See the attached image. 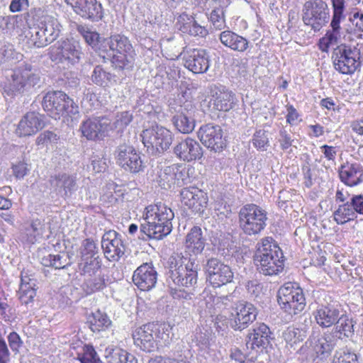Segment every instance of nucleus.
<instances>
[{"mask_svg":"<svg viewBox=\"0 0 363 363\" xmlns=\"http://www.w3.org/2000/svg\"><path fill=\"white\" fill-rule=\"evenodd\" d=\"M174 216L172 209L162 202L148 206L145 208V222L140 225L142 237L139 238L160 240L169 235Z\"/></svg>","mask_w":363,"mask_h":363,"instance_id":"nucleus-1","label":"nucleus"},{"mask_svg":"<svg viewBox=\"0 0 363 363\" xmlns=\"http://www.w3.org/2000/svg\"><path fill=\"white\" fill-rule=\"evenodd\" d=\"M282 257L280 247L272 242V238H265L257 244L254 262L260 273L272 276L283 270Z\"/></svg>","mask_w":363,"mask_h":363,"instance_id":"nucleus-2","label":"nucleus"},{"mask_svg":"<svg viewBox=\"0 0 363 363\" xmlns=\"http://www.w3.org/2000/svg\"><path fill=\"white\" fill-rule=\"evenodd\" d=\"M99 49L111 57L115 67L121 69L131 67L135 60L133 47L124 35L115 34L104 39Z\"/></svg>","mask_w":363,"mask_h":363,"instance_id":"nucleus-3","label":"nucleus"},{"mask_svg":"<svg viewBox=\"0 0 363 363\" xmlns=\"http://www.w3.org/2000/svg\"><path fill=\"white\" fill-rule=\"evenodd\" d=\"M169 282L179 287L190 288L197 282L199 264L195 257L174 253L169 259Z\"/></svg>","mask_w":363,"mask_h":363,"instance_id":"nucleus-4","label":"nucleus"},{"mask_svg":"<svg viewBox=\"0 0 363 363\" xmlns=\"http://www.w3.org/2000/svg\"><path fill=\"white\" fill-rule=\"evenodd\" d=\"M239 226L247 235H259L267 225V212L255 204L242 206L238 213Z\"/></svg>","mask_w":363,"mask_h":363,"instance_id":"nucleus-5","label":"nucleus"},{"mask_svg":"<svg viewBox=\"0 0 363 363\" xmlns=\"http://www.w3.org/2000/svg\"><path fill=\"white\" fill-rule=\"evenodd\" d=\"M42 105L44 111L55 119L78 113L77 106L62 91L47 93L43 97Z\"/></svg>","mask_w":363,"mask_h":363,"instance_id":"nucleus-6","label":"nucleus"},{"mask_svg":"<svg viewBox=\"0 0 363 363\" xmlns=\"http://www.w3.org/2000/svg\"><path fill=\"white\" fill-rule=\"evenodd\" d=\"M39 80L38 74L32 71L30 65H26L13 71L4 86V94L13 98L34 86Z\"/></svg>","mask_w":363,"mask_h":363,"instance_id":"nucleus-7","label":"nucleus"},{"mask_svg":"<svg viewBox=\"0 0 363 363\" xmlns=\"http://www.w3.org/2000/svg\"><path fill=\"white\" fill-rule=\"evenodd\" d=\"M277 300L281 308L290 315L301 313L306 306L303 291L295 283L283 285L278 291Z\"/></svg>","mask_w":363,"mask_h":363,"instance_id":"nucleus-8","label":"nucleus"},{"mask_svg":"<svg viewBox=\"0 0 363 363\" xmlns=\"http://www.w3.org/2000/svg\"><path fill=\"white\" fill-rule=\"evenodd\" d=\"M330 19V10L323 0H310L304 4L303 21L314 31H319Z\"/></svg>","mask_w":363,"mask_h":363,"instance_id":"nucleus-9","label":"nucleus"},{"mask_svg":"<svg viewBox=\"0 0 363 363\" xmlns=\"http://www.w3.org/2000/svg\"><path fill=\"white\" fill-rule=\"evenodd\" d=\"M143 143L152 155L160 154L169 148L172 143V132L162 126H154L143 131Z\"/></svg>","mask_w":363,"mask_h":363,"instance_id":"nucleus-10","label":"nucleus"},{"mask_svg":"<svg viewBox=\"0 0 363 363\" xmlns=\"http://www.w3.org/2000/svg\"><path fill=\"white\" fill-rule=\"evenodd\" d=\"M332 58L335 69L344 74L354 73L360 66L359 52L345 44L334 49Z\"/></svg>","mask_w":363,"mask_h":363,"instance_id":"nucleus-11","label":"nucleus"},{"mask_svg":"<svg viewBox=\"0 0 363 363\" xmlns=\"http://www.w3.org/2000/svg\"><path fill=\"white\" fill-rule=\"evenodd\" d=\"M82 52L77 43L70 40L57 43L51 48L50 57L55 62H67L74 65L79 62Z\"/></svg>","mask_w":363,"mask_h":363,"instance_id":"nucleus-12","label":"nucleus"},{"mask_svg":"<svg viewBox=\"0 0 363 363\" xmlns=\"http://www.w3.org/2000/svg\"><path fill=\"white\" fill-rule=\"evenodd\" d=\"M116 160L121 167L131 173L139 172L143 167L140 153L133 146L126 144L118 147Z\"/></svg>","mask_w":363,"mask_h":363,"instance_id":"nucleus-13","label":"nucleus"},{"mask_svg":"<svg viewBox=\"0 0 363 363\" xmlns=\"http://www.w3.org/2000/svg\"><path fill=\"white\" fill-rule=\"evenodd\" d=\"M208 280L213 287H219L230 282L233 273L230 267L216 258H211L206 264Z\"/></svg>","mask_w":363,"mask_h":363,"instance_id":"nucleus-14","label":"nucleus"},{"mask_svg":"<svg viewBox=\"0 0 363 363\" xmlns=\"http://www.w3.org/2000/svg\"><path fill=\"white\" fill-rule=\"evenodd\" d=\"M306 337L305 332L299 328L288 327L282 332L281 338L285 344V348L290 353L297 352L302 354H311L308 348L311 347L312 341L308 340L301 345Z\"/></svg>","mask_w":363,"mask_h":363,"instance_id":"nucleus-15","label":"nucleus"},{"mask_svg":"<svg viewBox=\"0 0 363 363\" xmlns=\"http://www.w3.org/2000/svg\"><path fill=\"white\" fill-rule=\"evenodd\" d=\"M198 137L203 145L215 152H220L225 147V140L220 126L211 123L199 128Z\"/></svg>","mask_w":363,"mask_h":363,"instance_id":"nucleus-16","label":"nucleus"},{"mask_svg":"<svg viewBox=\"0 0 363 363\" xmlns=\"http://www.w3.org/2000/svg\"><path fill=\"white\" fill-rule=\"evenodd\" d=\"M256 308L250 303L240 301L232 313L230 320V326L235 330H242L248 327L257 317Z\"/></svg>","mask_w":363,"mask_h":363,"instance_id":"nucleus-17","label":"nucleus"},{"mask_svg":"<svg viewBox=\"0 0 363 363\" xmlns=\"http://www.w3.org/2000/svg\"><path fill=\"white\" fill-rule=\"evenodd\" d=\"M101 247L106 258L109 261H118L125 250L121 235L115 230L104 233L101 240Z\"/></svg>","mask_w":363,"mask_h":363,"instance_id":"nucleus-18","label":"nucleus"},{"mask_svg":"<svg viewBox=\"0 0 363 363\" xmlns=\"http://www.w3.org/2000/svg\"><path fill=\"white\" fill-rule=\"evenodd\" d=\"M53 191L64 199H69L78 189L77 177L67 173H58L50 179Z\"/></svg>","mask_w":363,"mask_h":363,"instance_id":"nucleus-19","label":"nucleus"},{"mask_svg":"<svg viewBox=\"0 0 363 363\" xmlns=\"http://www.w3.org/2000/svg\"><path fill=\"white\" fill-rule=\"evenodd\" d=\"M338 173L340 181L347 186L354 187L363 182V166L354 159L344 162Z\"/></svg>","mask_w":363,"mask_h":363,"instance_id":"nucleus-20","label":"nucleus"},{"mask_svg":"<svg viewBox=\"0 0 363 363\" xmlns=\"http://www.w3.org/2000/svg\"><path fill=\"white\" fill-rule=\"evenodd\" d=\"M186 172L177 164L162 168L158 172L157 182L162 189H171L184 184Z\"/></svg>","mask_w":363,"mask_h":363,"instance_id":"nucleus-21","label":"nucleus"},{"mask_svg":"<svg viewBox=\"0 0 363 363\" xmlns=\"http://www.w3.org/2000/svg\"><path fill=\"white\" fill-rule=\"evenodd\" d=\"M74 12L84 18L99 21L103 16L102 7L96 0H65Z\"/></svg>","mask_w":363,"mask_h":363,"instance_id":"nucleus-22","label":"nucleus"},{"mask_svg":"<svg viewBox=\"0 0 363 363\" xmlns=\"http://www.w3.org/2000/svg\"><path fill=\"white\" fill-rule=\"evenodd\" d=\"M132 279L139 289L147 291L155 286L157 272L152 264L144 263L135 270Z\"/></svg>","mask_w":363,"mask_h":363,"instance_id":"nucleus-23","label":"nucleus"},{"mask_svg":"<svg viewBox=\"0 0 363 363\" xmlns=\"http://www.w3.org/2000/svg\"><path fill=\"white\" fill-rule=\"evenodd\" d=\"M236 101L235 94L232 91L222 89L216 91L208 102L204 101L203 106L206 104L209 111L226 112L233 108Z\"/></svg>","mask_w":363,"mask_h":363,"instance_id":"nucleus-24","label":"nucleus"},{"mask_svg":"<svg viewBox=\"0 0 363 363\" xmlns=\"http://www.w3.org/2000/svg\"><path fill=\"white\" fill-rule=\"evenodd\" d=\"M180 196L182 203L196 213H202L208 203L206 194L196 187L184 188Z\"/></svg>","mask_w":363,"mask_h":363,"instance_id":"nucleus-25","label":"nucleus"},{"mask_svg":"<svg viewBox=\"0 0 363 363\" xmlns=\"http://www.w3.org/2000/svg\"><path fill=\"white\" fill-rule=\"evenodd\" d=\"M45 127L43 116L36 112L27 113L19 121L16 133L20 137L35 135Z\"/></svg>","mask_w":363,"mask_h":363,"instance_id":"nucleus-26","label":"nucleus"},{"mask_svg":"<svg viewBox=\"0 0 363 363\" xmlns=\"http://www.w3.org/2000/svg\"><path fill=\"white\" fill-rule=\"evenodd\" d=\"M206 245V238L202 229L194 226L186 234L185 238V257H195L201 254Z\"/></svg>","mask_w":363,"mask_h":363,"instance_id":"nucleus-27","label":"nucleus"},{"mask_svg":"<svg viewBox=\"0 0 363 363\" xmlns=\"http://www.w3.org/2000/svg\"><path fill=\"white\" fill-rule=\"evenodd\" d=\"M174 152L177 157L185 162L199 160L203 155L200 144L191 138L178 143L174 147Z\"/></svg>","mask_w":363,"mask_h":363,"instance_id":"nucleus-28","label":"nucleus"},{"mask_svg":"<svg viewBox=\"0 0 363 363\" xmlns=\"http://www.w3.org/2000/svg\"><path fill=\"white\" fill-rule=\"evenodd\" d=\"M185 67L195 74L206 72L209 68V57L204 50L194 49L184 57Z\"/></svg>","mask_w":363,"mask_h":363,"instance_id":"nucleus-29","label":"nucleus"},{"mask_svg":"<svg viewBox=\"0 0 363 363\" xmlns=\"http://www.w3.org/2000/svg\"><path fill=\"white\" fill-rule=\"evenodd\" d=\"M109 120L107 118L88 119L81 125L80 130L84 137L88 140H96L104 137L108 130Z\"/></svg>","mask_w":363,"mask_h":363,"instance_id":"nucleus-30","label":"nucleus"},{"mask_svg":"<svg viewBox=\"0 0 363 363\" xmlns=\"http://www.w3.org/2000/svg\"><path fill=\"white\" fill-rule=\"evenodd\" d=\"M172 121L177 129L182 133L192 132L195 127L194 119V108L191 104L181 106L177 114L173 116Z\"/></svg>","mask_w":363,"mask_h":363,"instance_id":"nucleus-31","label":"nucleus"},{"mask_svg":"<svg viewBox=\"0 0 363 363\" xmlns=\"http://www.w3.org/2000/svg\"><path fill=\"white\" fill-rule=\"evenodd\" d=\"M134 343L143 351L150 352L156 347L153 337V325L151 323L143 325L136 329L133 334Z\"/></svg>","mask_w":363,"mask_h":363,"instance_id":"nucleus-32","label":"nucleus"},{"mask_svg":"<svg viewBox=\"0 0 363 363\" xmlns=\"http://www.w3.org/2000/svg\"><path fill=\"white\" fill-rule=\"evenodd\" d=\"M272 333L269 328L261 323L247 335V341L246 347L247 349L255 350L256 347H266L270 342L272 339Z\"/></svg>","mask_w":363,"mask_h":363,"instance_id":"nucleus-33","label":"nucleus"},{"mask_svg":"<svg viewBox=\"0 0 363 363\" xmlns=\"http://www.w3.org/2000/svg\"><path fill=\"white\" fill-rule=\"evenodd\" d=\"M341 311L333 305L321 306L314 313L317 324L323 328H330L340 318Z\"/></svg>","mask_w":363,"mask_h":363,"instance_id":"nucleus-34","label":"nucleus"},{"mask_svg":"<svg viewBox=\"0 0 363 363\" xmlns=\"http://www.w3.org/2000/svg\"><path fill=\"white\" fill-rule=\"evenodd\" d=\"M337 342L334 336L329 332L325 333L315 341L314 345H312V350H310L309 347L308 348V351L311 352V354L306 355L311 357L318 356L328 357Z\"/></svg>","mask_w":363,"mask_h":363,"instance_id":"nucleus-35","label":"nucleus"},{"mask_svg":"<svg viewBox=\"0 0 363 363\" xmlns=\"http://www.w3.org/2000/svg\"><path fill=\"white\" fill-rule=\"evenodd\" d=\"M219 39L224 46L236 52H243L249 48L250 43L245 38L231 30L221 32Z\"/></svg>","mask_w":363,"mask_h":363,"instance_id":"nucleus-36","label":"nucleus"},{"mask_svg":"<svg viewBox=\"0 0 363 363\" xmlns=\"http://www.w3.org/2000/svg\"><path fill=\"white\" fill-rule=\"evenodd\" d=\"M179 30L184 33L201 38L206 37L208 33L207 28L199 23L192 16L182 15L179 16Z\"/></svg>","mask_w":363,"mask_h":363,"instance_id":"nucleus-37","label":"nucleus"},{"mask_svg":"<svg viewBox=\"0 0 363 363\" xmlns=\"http://www.w3.org/2000/svg\"><path fill=\"white\" fill-rule=\"evenodd\" d=\"M333 325L332 331L329 333L334 336L337 342L344 338L352 337L354 334L352 320L342 313H340L339 320L335 322Z\"/></svg>","mask_w":363,"mask_h":363,"instance_id":"nucleus-38","label":"nucleus"},{"mask_svg":"<svg viewBox=\"0 0 363 363\" xmlns=\"http://www.w3.org/2000/svg\"><path fill=\"white\" fill-rule=\"evenodd\" d=\"M330 27L331 29L319 41V48L323 52H328L330 46L337 45L340 39V23L331 21Z\"/></svg>","mask_w":363,"mask_h":363,"instance_id":"nucleus-39","label":"nucleus"},{"mask_svg":"<svg viewBox=\"0 0 363 363\" xmlns=\"http://www.w3.org/2000/svg\"><path fill=\"white\" fill-rule=\"evenodd\" d=\"M50 43L55 41L60 33V25L58 21L52 16H46L39 23Z\"/></svg>","mask_w":363,"mask_h":363,"instance_id":"nucleus-40","label":"nucleus"},{"mask_svg":"<svg viewBox=\"0 0 363 363\" xmlns=\"http://www.w3.org/2000/svg\"><path fill=\"white\" fill-rule=\"evenodd\" d=\"M41 263L45 267H52L55 269H61L70 265L71 262L67 253L61 252L57 255H48L43 257Z\"/></svg>","mask_w":363,"mask_h":363,"instance_id":"nucleus-41","label":"nucleus"},{"mask_svg":"<svg viewBox=\"0 0 363 363\" xmlns=\"http://www.w3.org/2000/svg\"><path fill=\"white\" fill-rule=\"evenodd\" d=\"M333 218L338 225H343L356 218V215L350 203L347 201L340 205L337 210L334 211Z\"/></svg>","mask_w":363,"mask_h":363,"instance_id":"nucleus-42","label":"nucleus"},{"mask_svg":"<svg viewBox=\"0 0 363 363\" xmlns=\"http://www.w3.org/2000/svg\"><path fill=\"white\" fill-rule=\"evenodd\" d=\"M90 328L93 332H99L111 325V321L107 315L98 310L92 313L89 319Z\"/></svg>","mask_w":363,"mask_h":363,"instance_id":"nucleus-43","label":"nucleus"},{"mask_svg":"<svg viewBox=\"0 0 363 363\" xmlns=\"http://www.w3.org/2000/svg\"><path fill=\"white\" fill-rule=\"evenodd\" d=\"M113 76L104 69L101 66H96L92 72L91 80L99 86H108L112 82Z\"/></svg>","mask_w":363,"mask_h":363,"instance_id":"nucleus-44","label":"nucleus"},{"mask_svg":"<svg viewBox=\"0 0 363 363\" xmlns=\"http://www.w3.org/2000/svg\"><path fill=\"white\" fill-rule=\"evenodd\" d=\"M77 359L82 363H101L94 348L91 345H84L81 352L77 353Z\"/></svg>","mask_w":363,"mask_h":363,"instance_id":"nucleus-45","label":"nucleus"},{"mask_svg":"<svg viewBox=\"0 0 363 363\" xmlns=\"http://www.w3.org/2000/svg\"><path fill=\"white\" fill-rule=\"evenodd\" d=\"M30 40L37 48H43L51 43L39 24L32 28Z\"/></svg>","mask_w":363,"mask_h":363,"instance_id":"nucleus-46","label":"nucleus"},{"mask_svg":"<svg viewBox=\"0 0 363 363\" xmlns=\"http://www.w3.org/2000/svg\"><path fill=\"white\" fill-rule=\"evenodd\" d=\"M209 20L216 30H221L227 27L223 7L214 9L210 13Z\"/></svg>","mask_w":363,"mask_h":363,"instance_id":"nucleus-47","label":"nucleus"},{"mask_svg":"<svg viewBox=\"0 0 363 363\" xmlns=\"http://www.w3.org/2000/svg\"><path fill=\"white\" fill-rule=\"evenodd\" d=\"M60 137L53 131L45 130L41 133L35 140V144L40 147L56 145Z\"/></svg>","mask_w":363,"mask_h":363,"instance_id":"nucleus-48","label":"nucleus"},{"mask_svg":"<svg viewBox=\"0 0 363 363\" xmlns=\"http://www.w3.org/2000/svg\"><path fill=\"white\" fill-rule=\"evenodd\" d=\"M100 267V262L96 257L92 256L83 258L79 263V268L83 271L84 274H88L89 276L94 274Z\"/></svg>","mask_w":363,"mask_h":363,"instance_id":"nucleus-49","label":"nucleus"},{"mask_svg":"<svg viewBox=\"0 0 363 363\" xmlns=\"http://www.w3.org/2000/svg\"><path fill=\"white\" fill-rule=\"evenodd\" d=\"M124 355L125 350L113 346H108L104 352V357L108 363H123Z\"/></svg>","mask_w":363,"mask_h":363,"instance_id":"nucleus-50","label":"nucleus"},{"mask_svg":"<svg viewBox=\"0 0 363 363\" xmlns=\"http://www.w3.org/2000/svg\"><path fill=\"white\" fill-rule=\"evenodd\" d=\"M252 145L260 151L267 150L269 141L267 131L263 129L256 130L252 140Z\"/></svg>","mask_w":363,"mask_h":363,"instance_id":"nucleus-51","label":"nucleus"},{"mask_svg":"<svg viewBox=\"0 0 363 363\" xmlns=\"http://www.w3.org/2000/svg\"><path fill=\"white\" fill-rule=\"evenodd\" d=\"M77 30L82 35L85 41L92 47H95L101 43L100 41V35L98 33L91 30L89 28L85 26H79Z\"/></svg>","mask_w":363,"mask_h":363,"instance_id":"nucleus-52","label":"nucleus"},{"mask_svg":"<svg viewBox=\"0 0 363 363\" xmlns=\"http://www.w3.org/2000/svg\"><path fill=\"white\" fill-rule=\"evenodd\" d=\"M35 295V286H30L26 285L20 286L18 296L21 302L23 304L28 305V303L33 302Z\"/></svg>","mask_w":363,"mask_h":363,"instance_id":"nucleus-53","label":"nucleus"},{"mask_svg":"<svg viewBox=\"0 0 363 363\" xmlns=\"http://www.w3.org/2000/svg\"><path fill=\"white\" fill-rule=\"evenodd\" d=\"M193 356L190 354L188 356L182 355L178 359L170 358L162 356H156L154 358H151L148 363H192Z\"/></svg>","mask_w":363,"mask_h":363,"instance_id":"nucleus-54","label":"nucleus"},{"mask_svg":"<svg viewBox=\"0 0 363 363\" xmlns=\"http://www.w3.org/2000/svg\"><path fill=\"white\" fill-rule=\"evenodd\" d=\"M133 120V114L129 111L118 113L113 122L114 127L118 130H123Z\"/></svg>","mask_w":363,"mask_h":363,"instance_id":"nucleus-55","label":"nucleus"},{"mask_svg":"<svg viewBox=\"0 0 363 363\" xmlns=\"http://www.w3.org/2000/svg\"><path fill=\"white\" fill-rule=\"evenodd\" d=\"M333 18L332 21L341 22L345 18L343 11L345 9V0H332Z\"/></svg>","mask_w":363,"mask_h":363,"instance_id":"nucleus-56","label":"nucleus"},{"mask_svg":"<svg viewBox=\"0 0 363 363\" xmlns=\"http://www.w3.org/2000/svg\"><path fill=\"white\" fill-rule=\"evenodd\" d=\"M29 8V0H11L9 11L11 13H20L27 11Z\"/></svg>","mask_w":363,"mask_h":363,"instance_id":"nucleus-57","label":"nucleus"},{"mask_svg":"<svg viewBox=\"0 0 363 363\" xmlns=\"http://www.w3.org/2000/svg\"><path fill=\"white\" fill-rule=\"evenodd\" d=\"M293 142L294 140L291 138V137L286 130H280L279 143L280 144L281 150H287L290 147L293 145Z\"/></svg>","mask_w":363,"mask_h":363,"instance_id":"nucleus-58","label":"nucleus"},{"mask_svg":"<svg viewBox=\"0 0 363 363\" xmlns=\"http://www.w3.org/2000/svg\"><path fill=\"white\" fill-rule=\"evenodd\" d=\"M96 244L91 239H86L82 244V257L86 258V257H94L95 255Z\"/></svg>","mask_w":363,"mask_h":363,"instance_id":"nucleus-59","label":"nucleus"},{"mask_svg":"<svg viewBox=\"0 0 363 363\" xmlns=\"http://www.w3.org/2000/svg\"><path fill=\"white\" fill-rule=\"evenodd\" d=\"M86 286L90 289L91 292H94L102 289L105 286V280L101 277H96L89 279L86 282Z\"/></svg>","mask_w":363,"mask_h":363,"instance_id":"nucleus-60","label":"nucleus"},{"mask_svg":"<svg viewBox=\"0 0 363 363\" xmlns=\"http://www.w3.org/2000/svg\"><path fill=\"white\" fill-rule=\"evenodd\" d=\"M352 208H354V213H358L363 215V195H354L352 197L350 201Z\"/></svg>","mask_w":363,"mask_h":363,"instance_id":"nucleus-61","label":"nucleus"},{"mask_svg":"<svg viewBox=\"0 0 363 363\" xmlns=\"http://www.w3.org/2000/svg\"><path fill=\"white\" fill-rule=\"evenodd\" d=\"M333 360L337 363H359L357 354L353 352H344Z\"/></svg>","mask_w":363,"mask_h":363,"instance_id":"nucleus-62","label":"nucleus"},{"mask_svg":"<svg viewBox=\"0 0 363 363\" xmlns=\"http://www.w3.org/2000/svg\"><path fill=\"white\" fill-rule=\"evenodd\" d=\"M333 360L337 363H359L357 354L353 352H344Z\"/></svg>","mask_w":363,"mask_h":363,"instance_id":"nucleus-63","label":"nucleus"},{"mask_svg":"<svg viewBox=\"0 0 363 363\" xmlns=\"http://www.w3.org/2000/svg\"><path fill=\"white\" fill-rule=\"evenodd\" d=\"M333 360L337 363H359L357 354L353 352H344Z\"/></svg>","mask_w":363,"mask_h":363,"instance_id":"nucleus-64","label":"nucleus"}]
</instances>
